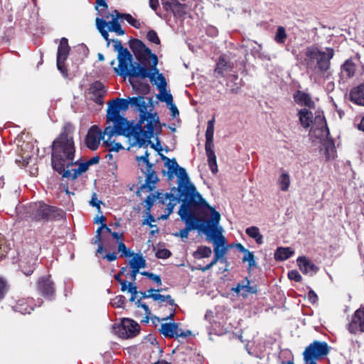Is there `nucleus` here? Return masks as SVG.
<instances>
[{
  "instance_id": "nucleus-8",
  "label": "nucleus",
  "mask_w": 364,
  "mask_h": 364,
  "mask_svg": "<svg viewBox=\"0 0 364 364\" xmlns=\"http://www.w3.org/2000/svg\"><path fill=\"white\" fill-rule=\"evenodd\" d=\"M207 237L213 243V252L216 259H219L220 262L228 265V262L225 257L228 252V247L225 246L226 240L222 235V228H218V225H217L213 229H209V235Z\"/></svg>"
},
{
  "instance_id": "nucleus-2",
  "label": "nucleus",
  "mask_w": 364,
  "mask_h": 364,
  "mask_svg": "<svg viewBox=\"0 0 364 364\" xmlns=\"http://www.w3.org/2000/svg\"><path fill=\"white\" fill-rule=\"evenodd\" d=\"M178 214L181 220L185 223L186 227L173 235L182 240L187 239L189 232L196 230L208 235L209 229L218 225L220 220V213L208 204V205H193V204L182 203Z\"/></svg>"
},
{
  "instance_id": "nucleus-30",
  "label": "nucleus",
  "mask_w": 364,
  "mask_h": 364,
  "mask_svg": "<svg viewBox=\"0 0 364 364\" xmlns=\"http://www.w3.org/2000/svg\"><path fill=\"white\" fill-rule=\"evenodd\" d=\"M133 257L129 260V266L131 269L139 271L141 268H145L146 266V260L141 255H133Z\"/></svg>"
},
{
  "instance_id": "nucleus-18",
  "label": "nucleus",
  "mask_w": 364,
  "mask_h": 364,
  "mask_svg": "<svg viewBox=\"0 0 364 364\" xmlns=\"http://www.w3.org/2000/svg\"><path fill=\"white\" fill-rule=\"evenodd\" d=\"M304 364H317L318 360V341H314L303 353Z\"/></svg>"
},
{
  "instance_id": "nucleus-24",
  "label": "nucleus",
  "mask_w": 364,
  "mask_h": 364,
  "mask_svg": "<svg viewBox=\"0 0 364 364\" xmlns=\"http://www.w3.org/2000/svg\"><path fill=\"white\" fill-rule=\"evenodd\" d=\"M90 92L92 94L93 97H95L94 100L97 103L100 105L103 103L102 99L106 93V90L102 82L99 81L93 82L90 87Z\"/></svg>"
},
{
  "instance_id": "nucleus-9",
  "label": "nucleus",
  "mask_w": 364,
  "mask_h": 364,
  "mask_svg": "<svg viewBox=\"0 0 364 364\" xmlns=\"http://www.w3.org/2000/svg\"><path fill=\"white\" fill-rule=\"evenodd\" d=\"M329 129L324 117L320 116V153L324 150L326 160L333 159L336 156V150L334 142L329 137Z\"/></svg>"
},
{
  "instance_id": "nucleus-1",
  "label": "nucleus",
  "mask_w": 364,
  "mask_h": 364,
  "mask_svg": "<svg viewBox=\"0 0 364 364\" xmlns=\"http://www.w3.org/2000/svg\"><path fill=\"white\" fill-rule=\"evenodd\" d=\"M129 99L117 98L108 103L107 122H113V127L109 125L105 129V134L107 135V139L103 144L109 151L117 152L123 149L122 145L115 142L113 139L121 135L127 139L130 147H143L144 141L139 138V127H133V122H129L120 115V110L127 111L129 109Z\"/></svg>"
},
{
  "instance_id": "nucleus-40",
  "label": "nucleus",
  "mask_w": 364,
  "mask_h": 364,
  "mask_svg": "<svg viewBox=\"0 0 364 364\" xmlns=\"http://www.w3.org/2000/svg\"><path fill=\"white\" fill-rule=\"evenodd\" d=\"M245 288L244 291L242 292V295L245 297L247 296L248 294H256L257 291V288L256 286H250V280L247 278L245 279Z\"/></svg>"
},
{
  "instance_id": "nucleus-54",
  "label": "nucleus",
  "mask_w": 364,
  "mask_h": 364,
  "mask_svg": "<svg viewBox=\"0 0 364 364\" xmlns=\"http://www.w3.org/2000/svg\"><path fill=\"white\" fill-rule=\"evenodd\" d=\"M7 291L6 282L0 278V301H1Z\"/></svg>"
},
{
  "instance_id": "nucleus-29",
  "label": "nucleus",
  "mask_w": 364,
  "mask_h": 364,
  "mask_svg": "<svg viewBox=\"0 0 364 364\" xmlns=\"http://www.w3.org/2000/svg\"><path fill=\"white\" fill-rule=\"evenodd\" d=\"M299 121L304 128H309L313 123L314 116L311 111L304 108L299 112Z\"/></svg>"
},
{
  "instance_id": "nucleus-51",
  "label": "nucleus",
  "mask_w": 364,
  "mask_h": 364,
  "mask_svg": "<svg viewBox=\"0 0 364 364\" xmlns=\"http://www.w3.org/2000/svg\"><path fill=\"white\" fill-rule=\"evenodd\" d=\"M288 277L291 280L295 282H300L301 280V276L297 270H291L288 274Z\"/></svg>"
},
{
  "instance_id": "nucleus-64",
  "label": "nucleus",
  "mask_w": 364,
  "mask_h": 364,
  "mask_svg": "<svg viewBox=\"0 0 364 364\" xmlns=\"http://www.w3.org/2000/svg\"><path fill=\"white\" fill-rule=\"evenodd\" d=\"M104 258L107 259L109 262H112L117 259V253L116 252H111L109 254H107Z\"/></svg>"
},
{
  "instance_id": "nucleus-55",
  "label": "nucleus",
  "mask_w": 364,
  "mask_h": 364,
  "mask_svg": "<svg viewBox=\"0 0 364 364\" xmlns=\"http://www.w3.org/2000/svg\"><path fill=\"white\" fill-rule=\"evenodd\" d=\"M208 166L210 167L211 172L213 174H216L218 171L217 160L216 159H210V160H208Z\"/></svg>"
},
{
  "instance_id": "nucleus-6",
  "label": "nucleus",
  "mask_w": 364,
  "mask_h": 364,
  "mask_svg": "<svg viewBox=\"0 0 364 364\" xmlns=\"http://www.w3.org/2000/svg\"><path fill=\"white\" fill-rule=\"evenodd\" d=\"M129 47L134 53L138 61L143 65L148 67L156 73V78L159 81V90L164 91L167 86L166 80L162 73L157 68L158 58L152 53L151 49L140 40L133 39L129 41Z\"/></svg>"
},
{
  "instance_id": "nucleus-61",
  "label": "nucleus",
  "mask_w": 364,
  "mask_h": 364,
  "mask_svg": "<svg viewBox=\"0 0 364 364\" xmlns=\"http://www.w3.org/2000/svg\"><path fill=\"white\" fill-rule=\"evenodd\" d=\"M168 106L169 107V109H170V110H171V114H172V117H174V118H175V117H176L177 116H178V114H179V112H178V109H177L176 106L173 103H172V104H171V105H168Z\"/></svg>"
},
{
  "instance_id": "nucleus-27",
  "label": "nucleus",
  "mask_w": 364,
  "mask_h": 364,
  "mask_svg": "<svg viewBox=\"0 0 364 364\" xmlns=\"http://www.w3.org/2000/svg\"><path fill=\"white\" fill-rule=\"evenodd\" d=\"M294 100L300 106H306L309 108L314 107V102L312 101L310 96L300 90H297L294 94Z\"/></svg>"
},
{
  "instance_id": "nucleus-53",
  "label": "nucleus",
  "mask_w": 364,
  "mask_h": 364,
  "mask_svg": "<svg viewBox=\"0 0 364 364\" xmlns=\"http://www.w3.org/2000/svg\"><path fill=\"white\" fill-rule=\"evenodd\" d=\"M160 100L161 102H166L167 105H169L173 103L172 95L168 92H164L162 95V97L160 98Z\"/></svg>"
},
{
  "instance_id": "nucleus-13",
  "label": "nucleus",
  "mask_w": 364,
  "mask_h": 364,
  "mask_svg": "<svg viewBox=\"0 0 364 364\" xmlns=\"http://www.w3.org/2000/svg\"><path fill=\"white\" fill-rule=\"evenodd\" d=\"M70 48L68 45V41L66 38H62L58 48L57 53V68L64 77H68V70L65 66V62L67 60Z\"/></svg>"
},
{
  "instance_id": "nucleus-7",
  "label": "nucleus",
  "mask_w": 364,
  "mask_h": 364,
  "mask_svg": "<svg viewBox=\"0 0 364 364\" xmlns=\"http://www.w3.org/2000/svg\"><path fill=\"white\" fill-rule=\"evenodd\" d=\"M174 173L178 178V190L180 196L183 197L182 203L193 204V205H208V203L197 191L194 185L190 182L185 168L178 166Z\"/></svg>"
},
{
  "instance_id": "nucleus-21",
  "label": "nucleus",
  "mask_w": 364,
  "mask_h": 364,
  "mask_svg": "<svg viewBox=\"0 0 364 364\" xmlns=\"http://www.w3.org/2000/svg\"><path fill=\"white\" fill-rule=\"evenodd\" d=\"M122 326L125 331L127 338H133L136 336L140 331L139 323L129 318H124L123 320Z\"/></svg>"
},
{
  "instance_id": "nucleus-57",
  "label": "nucleus",
  "mask_w": 364,
  "mask_h": 364,
  "mask_svg": "<svg viewBox=\"0 0 364 364\" xmlns=\"http://www.w3.org/2000/svg\"><path fill=\"white\" fill-rule=\"evenodd\" d=\"M124 300L125 298L124 296H117V297H115V299H113L112 304L117 307H120L124 304Z\"/></svg>"
},
{
  "instance_id": "nucleus-44",
  "label": "nucleus",
  "mask_w": 364,
  "mask_h": 364,
  "mask_svg": "<svg viewBox=\"0 0 364 364\" xmlns=\"http://www.w3.org/2000/svg\"><path fill=\"white\" fill-rule=\"evenodd\" d=\"M118 251L122 252L121 257L124 256L126 257H131L134 255L133 252L128 249L122 241L118 242Z\"/></svg>"
},
{
  "instance_id": "nucleus-36",
  "label": "nucleus",
  "mask_w": 364,
  "mask_h": 364,
  "mask_svg": "<svg viewBox=\"0 0 364 364\" xmlns=\"http://www.w3.org/2000/svg\"><path fill=\"white\" fill-rule=\"evenodd\" d=\"M186 5L177 1L171 7L169 8L168 11H171L176 16L181 17L186 14Z\"/></svg>"
},
{
  "instance_id": "nucleus-20",
  "label": "nucleus",
  "mask_w": 364,
  "mask_h": 364,
  "mask_svg": "<svg viewBox=\"0 0 364 364\" xmlns=\"http://www.w3.org/2000/svg\"><path fill=\"white\" fill-rule=\"evenodd\" d=\"M238 251L243 253L242 262L248 263V271L250 272L253 267H257L254 253L246 249L242 244L237 243L234 245Z\"/></svg>"
},
{
  "instance_id": "nucleus-47",
  "label": "nucleus",
  "mask_w": 364,
  "mask_h": 364,
  "mask_svg": "<svg viewBox=\"0 0 364 364\" xmlns=\"http://www.w3.org/2000/svg\"><path fill=\"white\" fill-rule=\"evenodd\" d=\"M102 203L101 200H97V195L96 193H92L91 200L89 201V204L95 207L97 209L98 212H101L100 210V205Z\"/></svg>"
},
{
  "instance_id": "nucleus-52",
  "label": "nucleus",
  "mask_w": 364,
  "mask_h": 364,
  "mask_svg": "<svg viewBox=\"0 0 364 364\" xmlns=\"http://www.w3.org/2000/svg\"><path fill=\"white\" fill-rule=\"evenodd\" d=\"M141 308H142L144 310V314L146 315L144 318L141 320V322L148 323L150 319L151 311L149 310V306L146 304H141Z\"/></svg>"
},
{
  "instance_id": "nucleus-42",
  "label": "nucleus",
  "mask_w": 364,
  "mask_h": 364,
  "mask_svg": "<svg viewBox=\"0 0 364 364\" xmlns=\"http://www.w3.org/2000/svg\"><path fill=\"white\" fill-rule=\"evenodd\" d=\"M126 269H127V267H122L120 269L119 272L114 276L115 280L118 281L120 283V284H121V290L122 291H125L127 290V282L121 279V276H122V274H124V272H125Z\"/></svg>"
},
{
  "instance_id": "nucleus-39",
  "label": "nucleus",
  "mask_w": 364,
  "mask_h": 364,
  "mask_svg": "<svg viewBox=\"0 0 364 364\" xmlns=\"http://www.w3.org/2000/svg\"><path fill=\"white\" fill-rule=\"evenodd\" d=\"M287 39V33L285 28L283 26H279L277 28L274 40L278 43H284Z\"/></svg>"
},
{
  "instance_id": "nucleus-46",
  "label": "nucleus",
  "mask_w": 364,
  "mask_h": 364,
  "mask_svg": "<svg viewBox=\"0 0 364 364\" xmlns=\"http://www.w3.org/2000/svg\"><path fill=\"white\" fill-rule=\"evenodd\" d=\"M306 56L309 58L310 60H316L317 64H318V50L316 48H308Z\"/></svg>"
},
{
  "instance_id": "nucleus-22",
  "label": "nucleus",
  "mask_w": 364,
  "mask_h": 364,
  "mask_svg": "<svg viewBox=\"0 0 364 364\" xmlns=\"http://www.w3.org/2000/svg\"><path fill=\"white\" fill-rule=\"evenodd\" d=\"M297 264L304 274L312 275L317 272V267L306 257H299L297 259Z\"/></svg>"
},
{
  "instance_id": "nucleus-38",
  "label": "nucleus",
  "mask_w": 364,
  "mask_h": 364,
  "mask_svg": "<svg viewBox=\"0 0 364 364\" xmlns=\"http://www.w3.org/2000/svg\"><path fill=\"white\" fill-rule=\"evenodd\" d=\"M166 199L169 200L166 205V210L168 214H171L178 200L172 193H166Z\"/></svg>"
},
{
  "instance_id": "nucleus-45",
  "label": "nucleus",
  "mask_w": 364,
  "mask_h": 364,
  "mask_svg": "<svg viewBox=\"0 0 364 364\" xmlns=\"http://www.w3.org/2000/svg\"><path fill=\"white\" fill-rule=\"evenodd\" d=\"M146 38L150 42L153 43H155L156 45L160 44L159 38L156 32L154 30H150L149 31H148L146 34Z\"/></svg>"
},
{
  "instance_id": "nucleus-37",
  "label": "nucleus",
  "mask_w": 364,
  "mask_h": 364,
  "mask_svg": "<svg viewBox=\"0 0 364 364\" xmlns=\"http://www.w3.org/2000/svg\"><path fill=\"white\" fill-rule=\"evenodd\" d=\"M89 168V166L86 162L81 163L77 168H73L70 176L73 180L76 179L80 175L86 172Z\"/></svg>"
},
{
  "instance_id": "nucleus-23",
  "label": "nucleus",
  "mask_w": 364,
  "mask_h": 364,
  "mask_svg": "<svg viewBox=\"0 0 364 364\" xmlns=\"http://www.w3.org/2000/svg\"><path fill=\"white\" fill-rule=\"evenodd\" d=\"M38 289L43 296H52L55 292L53 283L49 278H41L38 282Z\"/></svg>"
},
{
  "instance_id": "nucleus-19",
  "label": "nucleus",
  "mask_w": 364,
  "mask_h": 364,
  "mask_svg": "<svg viewBox=\"0 0 364 364\" xmlns=\"http://www.w3.org/2000/svg\"><path fill=\"white\" fill-rule=\"evenodd\" d=\"M234 64L226 55H220L215 68V73L221 77L232 70Z\"/></svg>"
},
{
  "instance_id": "nucleus-11",
  "label": "nucleus",
  "mask_w": 364,
  "mask_h": 364,
  "mask_svg": "<svg viewBox=\"0 0 364 364\" xmlns=\"http://www.w3.org/2000/svg\"><path fill=\"white\" fill-rule=\"evenodd\" d=\"M31 208L32 217L36 220L60 219L64 215L62 210L42 203H35Z\"/></svg>"
},
{
  "instance_id": "nucleus-5",
  "label": "nucleus",
  "mask_w": 364,
  "mask_h": 364,
  "mask_svg": "<svg viewBox=\"0 0 364 364\" xmlns=\"http://www.w3.org/2000/svg\"><path fill=\"white\" fill-rule=\"evenodd\" d=\"M129 105L134 106L139 110V119L136 123L133 122V127H139V138L143 140V147L146 148L151 144L153 149H155L154 144H151V139L154 134V128L159 123V117L156 114L147 112V106L144 97L129 98Z\"/></svg>"
},
{
  "instance_id": "nucleus-32",
  "label": "nucleus",
  "mask_w": 364,
  "mask_h": 364,
  "mask_svg": "<svg viewBox=\"0 0 364 364\" xmlns=\"http://www.w3.org/2000/svg\"><path fill=\"white\" fill-rule=\"evenodd\" d=\"M245 233L251 238L254 239L258 245L263 243V236L259 232V229L257 226H251L246 228Z\"/></svg>"
},
{
  "instance_id": "nucleus-35",
  "label": "nucleus",
  "mask_w": 364,
  "mask_h": 364,
  "mask_svg": "<svg viewBox=\"0 0 364 364\" xmlns=\"http://www.w3.org/2000/svg\"><path fill=\"white\" fill-rule=\"evenodd\" d=\"M278 184L282 191H287L289 189L290 177L287 173L284 172L280 175L278 179Z\"/></svg>"
},
{
  "instance_id": "nucleus-4",
  "label": "nucleus",
  "mask_w": 364,
  "mask_h": 364,
  "mask_svg": "<svg viewBox=\"0 0 364 364\" xmlns=\"http://www.w3.org/2000/svg\"><path fill=\"white\" fill-rule=\"evenodd\" d=\"M112 41L114 50L117 52L118 65L114 68V72L124 77L149 78V81L159 90V81L156 78V73L140 63H133L132 55L127 48L123 47L119 40L114 39Z\"/></svg>"
},
{
  "instance_id": "nucleus-43",
  "label": "nucleus",
  "mask_w": 364,
  "mask_h": 364,
  "mask_svg": "<svg viewBox=\"0 0 364 364\" xmlns=\"http://www.w3.org/2000/svg\"><path fill=\"white\" fill-rule=\"evenodd\" d=\"M127 290H128V291L129 293H131L132 296L129 299L130 301H135L136 300V295L138 294V291H137V288H136V286L134 283H132V282H127Z\"/></svg>"
},
{
  "instance_id": "nucleus-34",
  "label": "nucleus",
  "mask_w": 364,
  "mask_h": 364,
  "mask_svg": "<svg viewBox=\"0 0 364 364\" xmlns=\"http://www.w3.org/2000/svg\"><path fill=\"white\" fill-rule=\"evenodd\" d=\"M212 254V250L210 247L200 246L193 253V257L196 259L207 258Z\"/></svg>"
},
{
  "instance_id": "nucleus-17",
  "label": "nucleus",
  "mask_w": 364,
  "mask_h": 364,
  "mask_svg": "<svg viewBox=\"0 0 364 364\" xmlns=\"http://www.w3.org/2000/svg\"><path fill=\"white\" fill-rule=\"evenodd\" d=\"M214 123V119L209 120L207 123V129L205 132V149L208 157V160L216 159V156L213 150Z\"/></svg>"
},
{
  "instance_id": "nucleus-26",
  "label": "nucleus",
  "mask_w": 364,
  "mask_h": 364,
  "mask_svg": "<svg viewBox=\"0 0 364 364\" xmlns=\"http://www.w3.org/2000/svg\"><path fill=\"white\" fill-rule=\"evenodd\" d=\"M96 27L100 33L103 38L107 41V46H109L111 40L109 38L108 28H109V21H107L104 18H96L95 19Z\"/></svg>"
},
{
  "instance_id": "nucleus-31",
  "label": "nucleus",
  "mask_w": 364,
  "mask_h": 364,
  "mask_svg": "<svg viewBox=\"0 0 364 364\" xmlns=\"http://www.w3.org/2000/svg\"><path fill=\"white\" fill-rule=\"evenodd\" d=\"M356 66L352 59L346 60L341 66V72L347 77H351L354 75Z\"/></svg>"
},
{
  "instance_id": "nucleus-14",
  "label": "nucleus",
  "mask_w": 364,
  "mask_h": 364,
  "mask_svg": "<svg viewBox=\"0 0 364 364\" xmlns=\"http://www.w3.org/2000/svg\"><path fill=\"white\" fill-rule=\"evenodd\" d=\"M159 330L163 336L168 338H186L191 335V331L189 330L186 331H181L177 323H161Z\"/></svg>"
},
{
  "instance_id": "nucleus-3",
  "label": "nucleus",
  "mask_w": 364,
  "mask_h": 364,
  "mask_svg": "<svg viewBox=\"0 0 364 364\" xmlns=\"http://www.w3.org/2000/svg\"><path fill=\"white\" fill-rule=\"evenodd\" d=\"M73 132L72 125L65 124L60 134L52 144V166L63 178L70 176L71 171L69 168L76 164L74 162L75 147Z\"/></svg>"
},
{
  "instance_id": "nucleus-58",
  "label": "nucleus",
  "mask_w": 364,
  "mask_h": 364,
  "mask_svg": "<svg viewBox=\"0 0 364 364\" xmlns=\"http://www.w3.org/2000/svg\"><path fill=\"white\" fill-rule=\"evenodd\" d=\"M178 0H161L162 5L166 11H168L169 8L175 4Z\"/></svg>"
},
{
  "instance_id": "nucleus-60",
  "label": "nucleus",
  "mask_w": 364,
  "mask_h": 364,
  "mask_svg": "<svg viewBox=\"0 0 364 364\" xmlns=\"http://www.w3.org/2000/svg\"><path fill=\"white\" fill-rule=\"evenodd\" d=\"M167 301L170 305L175 306V301L170 295H161V298L159 302Z\"/></svg>"
},
{
  "instance_id": "nucleus-48",
  "label": "nucleus",
  "mask_w": 364,
  "mask_h": 364,
  "mask_svg": "<svg viewBox=\"0 0 364 364\" xmlns=\"http://www.w3.org/2000/svg\"><path fill=\"white\" fill-rule=\"evenodd\" d=\"M331 347L325 341H320V358L328 354Z\"/></svg>"
},
{
  "instance_id": "nucleus-56",
  "label": "nucleus",
  "mask_w": 364,
  "mask_h": 364,
  "mask_svg": "<svg viewBox=\"0 0 364 364\" xmlns=\"http://www.w3.org/2000/svg\"><path fill=\"white\" fill-rule=\"evenodd\" d=\"M149 154L148 151L146 150L145 151L144 155L141 156H136V160L138 162H140L141 161H142L145 164L146 166H147L148 165H152L149 161Z\"/></svg>"
},
{
  "instance_id": "nucleus-63",
  "label": "nucleus",
  "mask_w": 364,
  "mask_h": 364,
  "mask_svg": "<svg viewBox=\"0 0 364 364\" xmlns=\"http://www.w3.org/2000/svg\"><path fill=\"white\" fill-rule=\"evenodd\" d=\"M308 298L311 303H316L317 295L313 290H310L308 294Z\"/></svg>"
},
{
  "instance_id": "nucleus-28",
  "label": "nucleus",
  "mask_w": 364,
  "mask_h": 364,
  "mask_svg": "<svg viewBox=\"0 0 364 364\" xmlns=\"http://www.w3.org/2000/svg\"><path fill=\"white\" fill-rule=\"evenodd\" d=\"M146 175L145 184L141 187L144 188L146 186L149 188V190L152 189L151 185H154L158 181V177L156 172L152 169V165H148L145 167V170L143 171Z\"/></svg>"
},
{
  "instance_id": "nucleus-50",
  "label": "nucleus",
  "mask_w": 364,
  "mask_h": 364,
  "mask_svg": "<svg viewBox=\"0 0 364 364\" xmlns=\"http://www.w3.org/2000/svg\"><path fill=\"white\" fill-rule=\"evenodd\" d=\"M108 8V5L105 0H97L95 9L98 11V12H101L107 10Z\"/></svg>"
},
{
  "instance_id": "nucleus-10",
  "label": "nucleus",
  "mask_w": 364,
  "mask_h": 364,
  "mask_svg": "<svg viewBox=\"0 0 364 364\" xmlns=\"http://www.w3.org/2000/svg\"><path fill=\"white\" fill-rule=\"evenodd\" d=\"M110 16L112 17V20L109 21V28L108 31L114 32L119 36H123L125 33V31L121 27L119 20H126L130 25L136 28L141 27V23L133 18L129 14H122L115 9L112 14L106 15L105 18H109Z\"/></svg>"
},
{
  "instance_id": "nucleus-62",
  "label": "nucleus",
  "mask_w": 364,
  "mask_h": 364,
  "mask_svg": "<svg viewBox=\"0 0 364 364\" xmlns=\"http://www.w3.org/2000/svg\"><path fill=\"white\" fill-rule=\"evenodd\" d=\"M149 279H151L152 281L156 282L157 284L161 285V277L159 275L151 273Z\"/></svg>"
},
{
  "instance_id": "nucleus-41",
  "label": "nucleus",
  "mask_w": 364,
  "mask_h": 364,
  "mask_svg": "<svg viewBox=\"0 0 364 364\" xmlns=\"http://www.w3.org/2000/svg\"><path fill=\"white\" fill-rule=\"evenodd\" d=\"M162 159L166 161L165 166L169 171L174 172L178 168L179 166L175 159H170L166 156H163Z\"/></svg>"
},
{
  "instance_id": "nucleus-15",
  "label": "nucleus",
  "mask_w": 364,
  "mask_h": 364,
  "mask_svg": "<svg viewBox=\"0 0 364 364\" xmlns=\"http://www.w3.org/2000/svg\"><path fill=\"white\" fill-rule=\"evenodd\" d=\"M105 132L103 134L97 126H92L88 131L85 137V144L90 150L97 149L101 140L105 139ZM107 137V135H106Z\"/></svg>"
},
{
  "instance_id": "nucleus-12",
  "label": "nucleus",
  "mask_w": 364,
  "mask_h": 364,
  "mask_svg": "<svg viewBox=\"0 0 364 364\" xmlns=\"http://www.w3.org/2000/svg\"><path fill=\"white\" fill-rule=\"evenodd\" d=\"M334 55V50L330 47L320 49V77L323 72V77L328 80L327 87L328 90H333L334 84L331 80V72L330 71L331 60Z\"/></svg>"
},
{
  "instance_id": "nucleus-49",
  "label": "nucleus",
  "mask_w": 364,
  "mask_h": 364,
  "mask_svg": "<svg viewBox=\"0 0 364 364\" xmlns=\"http://www.w3.org/2000/svg\"><path fill=\"white\" fill-rule=\"evenodd\" d=\"M171 255V252L167 249H160L156 252V257L160 259H167Z\"/></svg>"
},
{
  "instance_id": "nucleus-25",
  "label": "nucleus",
  "mask_w": 364,
  "mask_h": 364,
  "mask_svg": "<svg viewBox=\"0 0 364 364\" xmlns=\"http://www.w3.org/2000/svg\"><path fill=\"white\" fill-rule=\"evenodd\" d=\"M350 98L354 103L364 106V83H362L351 90Z\"/></svg>"
},
{
  "instance_id": "nucleus-16",
  "label": "nucleus",
  "mask_w": 364,
  "mask_h": 364,
  "mask_svg": "<svg viewBox=\"0 0 364 364\" xmlns=\"http://www.w3.org/2000/svg\"><path fill=\"white\" fill-rule=\"evenodd\" d=\"M348 329L352 334L364 333V308H360L355 311Z\"/></svg>"
},
{
  "instance_id": "nucleus-33",
  "label": "nucleus",
  "mask_w": 364,
  "mask_h": 364,
  "mask_svg": "<svg viewBox=\"0 0 364 364\" xmlns=\"http://www.w3.org/2000/svg\"><path fill=\"white\" fill-rule=\"evenodd\" d=\"M294 254L291 247H278L274 253L276 260L283 261L289 258Z\"/></svg>"
},
{
  "instance_id": "nucleus-59",
  "label": "nucleus",
  "mask_w": 364,
  "mask_h": 364,
  "mask_svg": "<svg viewBox=\"0 0 364 364\" xmlns=\"http://www.w3.org/2000/svg\"><path fill=\"white\" fill-rule=\"evenodd\" d=\"M245 279H244L242 282L238 283L235 287H233V288L232 289V290L234 292H235V293H237V294H239V293H240L242 291H244L245 288Z\"/></svg>"
}]
</instances>
